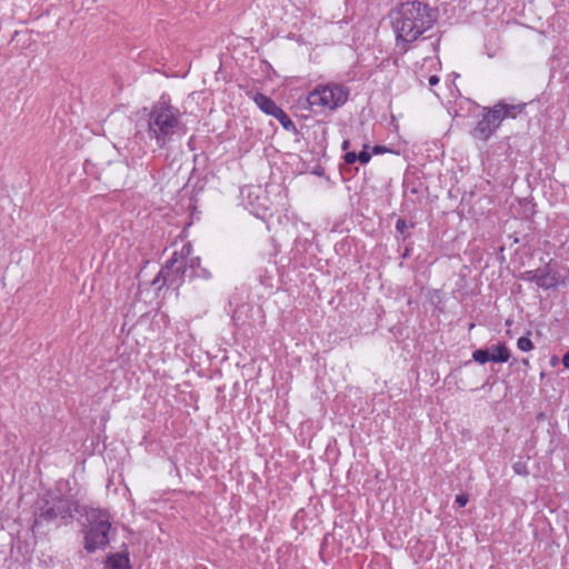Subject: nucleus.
<instances>
[{
	"label": "nucleus",
	"instance_id": "nucleus-1",
	"mask_svg": "<svg viewBox=\"0 0 569 569\" xmlns=\"http://www.w3.org/2000/svg\"><path fill=\"white\" fill-rule=\"evenodd\" d=\"M390 18L397 39L403 42H413L433 27L438 19V12L427 3L412 1L401 3L391 11Z\"/></svg>",
	"mask_w": 569,
	"mask_h": 569
},
{
	"label": "nucleus",
	"instance_id": "nucleus-2",
	"mask_svg": "<svg viewBox=\"0 0 569 569\" xmlns=\"http://www.w3.org/2000/svg\"><path fill=\"white\" fill-rule=\"evenodd\" d=\"M183 124L181 112L164 100L152 106L148 117V134L159 148H164L179 133Z\"/></svg>",
	"mask_w": 569,
	"mask_h": 569
},
{
	"label": "nucleus",
	"instance_id": "nucleus-3",
	"mask_svg": "<svg viewBox=\"0 0 569 569\" xmlns=\"http://www.w3.org/2000/svg\"><path fill=\"white\" fill-rule=\"evenodd\" d=\"M74 512L77 506L69 498L48 492L36 502L32 530L39 531L44 526L72 519Z\"/></svg>",
	"mask_w": 569,
	"mask_h": 569
},
{
	"label": "nucleus",
	"instance_id": "nucleus-4",
	"mask_svg": "<svg viewBox=\"0 0 569 569\" xmlns=\"http://www.w3.org/2000/svg\"><path fill=\"white\" fill-rule=\"evenodd\" d=\"M525 108L526 103L513 104L503 100L492 107H483L481 119L470 132L472 138L483 142L488 141L505 119L517 118L518 114L523 112Z\"/></svg>",
	"mask_w": 569,
	"mask_h": 569
},
{
	"label": "nucleus",
	"instance_id": "nucleus-5",
	"mask_svg": "<svg viewBox=\"0 0 569 569\" xmlns=\"http://www.w3.org/2000/svg\"><path fill=\"white\" fill-rule=\"evenodd\" d=\"M349 88L342 83L328 82L317 84L308 94L307 101L315 112L335 111L349 98Z\"/></svg>",
	"mask_w": 569,
	"mask_h": 569
},
{
	"label": "nucleus",
	"instance_id": "nucleus-6",
	"mask_svg": "<svg viewBox=\"0 0 569 569\" xmlns=\"http://www.w3.org/2000/svg\"><path fill=\"white\" fill-rule=\"evenodd\" d=\"M86 518L88 529L84 535V549L89 553L104 549L110 541V515L106 510L91 508L86 512Z\"/></svg>",
	"mask_w": 569,
	"mask_h": 569
},
{
	"label": "nucleus",
	"instance_id": "nucleus-7",
	"mask_svg": "<svg viewBox=\"0 0 569 569\" xmlns=\"http://www.w3.org/2000/svg\"><path fill=\"white\" fill-rule=\"evenodd\" d=\"M187 262L182 256L174 252L167 263L161 268L153 284L160 289L163 286L178 288L183 282Z\"/></svg>",
	"mask_w": 569,
	"mask_h": 569
},
{
	"label": "nucleus",
	"instance_id": "nucleus-8",
	"mask_svg": "<svg viewBox=\"0 0 569 569\" xmlns=\"http://www.w3.org/2000/svg\"><path fill=\"white\" fill-rule=\"evenodd\" d=\"M523 279L535 282L538 287L548 290L553 289L559 284H565V278H560L556 272H552L549 264L545 269L529 270L523 273Z\"/></svg>",
	"mask_w": 569,
	"mask_h": 569
},
{
	"label": "nucleus",
	"instance_id": "nucleus-9",
	"mask_svg": "<svg viewBox=\"0 0 569 569\" xmlns=\"http://www.w3.org/2000/svg\"><path fill=\"white\" fill-rule=\"evenodd\" d=\"M253 100L256 104L260 108V110L269 116L274 117V114L280 109V107H278L277 103L271 98L262 93H256Z\"/></svg>",
	"mask_w": 569,
	"mask_h": 569
},
{
	"label": "nucleus",
	"instance_id": "nucleus-10",
	"mask_svg": "<svg viewBox=\"0 0 569 569\" xmlns=\"http://www.w3.org/2000/svg\"><path fill=\"white\" fill-rule=\"evenodd\" d=\"M106 567L108 569H131L128 555L113 553L108 557Z\"/></svg>",
	"mask_w": 569,
	"mask_h": 569
},
{
	"label": "nucleus",
	"instance_id": "nucleus-11",
	"mask_svg": "<svg viewBox=\"0 0 569 569\" xmlns=\"http://www.w3.org/2000/svg\"><path fill=\"white\" fill-rule=\"evenodd\" d=\"M490 361L492 362H507L510 358V351L505 343H500L492 347V351L489 352Z\"/></svg>",
	"mask_w": 569,
	"mask_h": 569
},
{
	"label": "nucleus",
	"instance_id": "nucleus-12",
	"mask_svg": "<svg viewBox=\"0 0 569 569\" xmlns=\"http://www.w3.org/2000/svg\"><path fill=\"white\" fill-rule=\"evenodd\" d=\"M274 118L281 123L284 130L296 132L297 128L289 116L280 108Z\"/></svg>",
	"mask_w": 569,
	"mask_h": 569
},
{
	"label": "nucleus",
	"instance_id": "nucleus-13",
	"mask_svg": "<svg viewBox=\"0 0 569 569\" xmlns=\"http://www.w3.org/2000/svg\"><path fill=\"white\" fill-rule=\"evenodd\" d=\"M472 358H473L475 361L483 365V363L490 361L489 350H487V349H477V350L473 351Z\"/></svg>",
	"mask_w": 569,
	"mask_h": 569
},
{
	"label": "nucleus",
	"instance_id": "nucleus-14",
	"mask_svg": "<svg viewBox=\"0 0 569 569\" xmlns=\"http://www.w3.org/2000/svg\"><path fill=\"white\" fill-rule=\"evenodd\" d=\"M517 347L525 352L531 351L535 348L533 342L528 336L520 337L517 341Z\"/></svg>",
	"mask_w": 569,
	"mask_h": 569
},
{
	"label": "nucleus",
	"instance_id": "nucleus-15",
	"mask_svg": "<svg viewBox=\"0 0 569 569\" xmlns=\"http://www.w3.org/2000/svg\"><path fill=\"white\" fill-rule=\"evenodd\" d=\"M413 223L408 222L405 219H398L396 223V229L400 233H405L409 228H412Z\"/></svg>",
	"mask_w": 569,
	"mask_h": 569
},
{
	"label": "nucleus",
	"instance_id": "nucleus-16",
	"mask_svg": "<svg viewBox=\"0 0 569 569\" xmlns=\"http://www.w3.org/2000/svg\"><path fill=\"white\" fill-rule=\"evenodd\" d=\"M368 146L366 144L363 150L358 153V161L362 164H366L370 161L372 153L367 150Z\"/></svg>",
	"mask_w": 569,
	"mask_h": 569
},
{
	"label": "nucleus",
	"instance_id": "nucleus-17",
	"mask_svg": "<svg viewBox=\"0 0 569 569\" xmlns=\"http://www.w3.org/2000/svg\"><path fill=\"white\" fill-rule=\"evenodd\" d=\"M513 471L520 476H527L529 473L525 462L518 461L512 466Z\"/></svg>",
	"mask_w": 569,
	"mask_h": 569
},
{
	"label": "nucleus",
	"instance_id": "nucleus-18",
	"mask_svg": "<svg viewBox=\"0 0 569 569\" xmlns=\"http://www.w3.org/2000/svg\"><path fill=\"white\" fill-rule=\"evenodd\" d=\"M343 159L346 163L352 164L356 161H358V153H356L355 151H348L345 153Z\"/></svg>",
	"mask_w": 569,
	"mask_h": 569
},
{
	"label": "nucleus",
	"instance_id": "nucleus-19",
	"mask_svg": "<svg viewBox=\"0 0 569 569\" xmlns=\"http://www.w3.org/2000/svg\"><path fill=\"white\" fill-rule=\"evenodd\" d=\"M469 501V496L466 493L458 495L456 497V503L459 505V507H465Z\"/></svg>",
	"mask_w": 569,
	"mask_h": 569
},
{
	"label": "nucleus",
	"instance_id": "nucleus-20",
	"mask_svg": "<svg viewBox=\"0 0 569 569\" xmlns=\"http://www.w3.org/2000/svg\"><path fill=\"white\" fill-rule=\"evenodd\" d=\"M428 82H429L430 87H435L436 84L439 83V77L436 76V74L430 76L429 79H428Z\"/></svg>",
	"mask_w": 569,
	"mask_h": 569
},
{
	"label": "nucleus",
	"instance_id": "nucleus-21",
	"mask_svg": "<svg viewBox=\"0 0 569 569\" xmlns=\"http://www.w3.org/2000/svg\"><path fill=\"white\" fill-rule=\"evenodd\" d=\"M386 151V148L382 146H375L372 149V154H380Z\"/></svg>",
	"mask_w": 569,
	"mask_h": 569
},
{
	"label": "nucleus",
	"instance_id": "nucleus-22",
	"mask_svg": "<svg viewBox=\"0 0 569 569\" xmlns=\"http://www.w3.org/2000/svg\"><path fill=\"white\" fill-rule=\"evenodd\" d=\"M562 363L566 368L569 369V351L567 353H565L563 358H562Z\"/></svg>",
	"mask_w": 569,
	"mask_h": 569
},
{
	"label": "nucleus",
	"instance_id": "nucleus-23",
	"mask_svg": "<svg viewBox=\"0 0 569 569\" xmlns=\"http://www.w3.org/2000/svg\"><path fill=\"white\" fill-rule=\"evenodd\" d=\"M349 147H350V141H349V140H345V141L342 142V149H343V150H348V149H349Z\"/></svg>",
	"mask_w": 569,
	"mask_h": 569
},
{
	"label": "nucleus",
	"instance_id": "nucleus-24",
	"mask_svg": "<svg viewBox=\"0 0 569 569\" xmlns=\"http://www.w3.org/2000/svg\"><path fill=\"white\" fill-rule=\"evenodd\" d=\"M203 276H204L206 278H210V273H209L207 270H203Z\"/></svg>",
	"mask_w": 569,
	"mask_h": 569
}]
</instances>
